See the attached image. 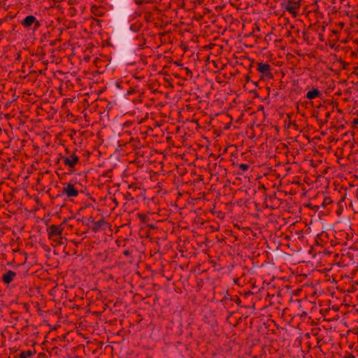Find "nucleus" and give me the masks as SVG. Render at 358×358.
I'll list each match as a JSON object with an SVG mask.
<instances>
[{
    "instance_id": "obj_15",
    "label": "nucleus",
    "mask_w": 358,
    "mask_h": 358,
    "mask_svg": "<svg viewBox=\"0 0 358 358\" xmlns=\"http://www.w3.org/2000/svg\"><path fill=\"white\" fill-rule=\"evenodd\" d=\"M118 54H119L120 58L124 61H125L131 57L129 55H127V56L126 55V51L124 50H120Z\"/></svg>"
},
{
    "instance_id": "obj_5",
    "label": "nucleus",
    "mask_w": 358,
    "mask_h": 358,
    "mask_svg": "<svg viewBox=\"0 0 358 358\" xmlns=\"http://www.w3.org/2000/svg\"><path fill=\"white\" fill-rule=\"evenodd\" d=\"M114 40L116 43H120L122 41H127L130 38L128 34V29L127 27H117L114 33Z\"/></svg>"
},
{
    "instance_id": "obj_34",
    "label": "nucleus",
    "mask_w": 358,
    "mask_h": 358,
    "mask_svg": "<svg viewBox=\"0 0 358 358\" xmlns=\"http://www.w3.org/2000/svg\"><path fill=\"white\" fill-rule=\"evenodd\" d=\"M355 18L358 20V13L355 15Z\"/></svg>"
},
{
    "instance_id": "obj_3",
    "label": "nucleus",
    "mask_w": 358,
    "mask_h": 358,
    "mask_svg": "<svg viewBox=\"0 0 358 358\" xmlns=\"http://www.w3.org/2000/svg\"><path fill=\"white\" fill-rule=\"evenodd\" d=\"M256 69H254L255 73L257 72L260 73L259 80H270L273 78V75L271 72V66L267 63L258 62Z\"/></svg>"
},
{
    "instance_id": "obj_24",
    "label": "nucleus",
    "mask_w": 358,
    "mask_h": 358,
    "mask_svg": "<svg viewBox=\"0 0 358 358\" xmlns=\"http://www.w3.org/2000/svg\"><path fill=\"white\" fill-rule=\"evenodd\" d=\"M130 252L129 250H125L124 252H123V255L127 256V257H129L130 256Z\"/></svg>"
},
{
    "instance_id": "obj_7",
    "label": "nucleus",
    "mask_w": 358,
    "mask_h": 358,
    "mask_svg": "<svg viewBox=\"0 0 358 358\" xmlns=\"http://www.w3.org/2000/svg\"><path fill=\"white\" fill-rule=\"evenodd\" d=\"M21 24L25 28H29L34 24V29H37L41 26L40 22L32 15H27L22 21Z\"/></svg>"
},
{
    "instance_id": "obj_39",
    "label": "nucleus",
    "mask_w": 358,
    "mask_h": 358,
    "mask_svg": "<svg viewBox=\"0 0 358 358\" xmlns=\"http://www.w3.org/2000/svg\"><path fill=\"white\" fill-rule=\"evenodd\" d=\"M66 153H69V150H68L67 148L66 149Z\"/></svg>"
},
{
    "instance_id": "obj_27",
    "label": "nucleus",
    "mask_w": 358,
    "mask_h": 358,
    "mask_svg": "<svg viewBox=\"0 0 358 358\" xmlns=\"http://www.w3.org/2000/svg\"><path fill=\"white\" fill-rule=\"evenodd\" d=\"M116 2L119 3H124L125 2H127L128 0H115Z\"/></svg>"
},
{
    "instance_id": "obj_42",
    "label": "nucleus",
    "mask_w": 358,
    "mask_h": 358,
    "mask_svg": "<svg viewBox=\"0 0 358 358\" xmlns=\"http://www.w3.org/2000/svg\"><path fill=\"white\" fill-rule=\"evenodd\" d=\"M273 197H274L275 199H276V197H275V193H273Z\"/></svg>"
},
{
    "instance_id": "obj_2",
    "label": "nucleus",
    "mask_w": 358,
    "mask_h": 358,
    "mask_svg": "<svg viewBox=\"0 0 358 358\" xmlns=\"http://www.w3.org/2000/svg\"><path fill=\"white\" fill-rule=\"evenodd\" d=\"M81 189V184L79 182L72 183L71 181L68 183L63 184V189L62 194H65L68 198L77 197Z\"/></svg>"
},
{
    "instance_id": "obj_32",
    "label": "nucleus",
    "mask_w": 358,
    "mask_h": 358,
    "mask_svg": "<svg viewBox=\"0 0 358 358\" xmlns=\"http://www.w3.org/2000/svg\"><path fill=\"white\" fill-rule=\"evenodd\" d=\"M326 117L328 118L330 116V113L327 112L325 115Z\"/></svg>"
},
{
    "instance_id": "obj_40",
    "label": "nucleus",
    "mask_w": 358,
    "mask_h": 358,
    "mask_svg": "<svg viewBox=\"0 0 358 358\" xmlns=\"http://www.w3.org/2000/svg\"><path fill=\"white\" fill-rule=\"evenodd\" d=\"M129 189H133V187L131 185H129Z\"/></svg>"
},
{
    "instance_id": "obj_13",
    "label": "nucleus",
    "mask_w": 358,
    "mask_h": 358,
    "mask_svg": "<svg viewBox=\"0 0 358 358\" xmlns=\"http://www.w3.org/2000/svg\"><path fill=\"white\" fill-rule=\"evenodd\" d=\"M320 95V92L317 88H313L306 93V97L309 100L315 99Z\"/></svg>"
},
{
    "instance_id": "obj_10",
    "label": "nucleus",
    "mask_w": 358,
    "mask_h": 358,
    "mask_svg": "<svg viewBox=\"0 0 358 358\" xmlns=\"http://www.w3.org/2000/svg\"><path fill=\"white\" fill-rule=\"evenodd\" d=\"M108 223L105 221L103 218L99 220L97 222H93V224H92V230L93 232L96 233L99 231H101L103 229V227L107 226Z\"/></svg>"
},
{
    "instance_id": "obj_31",
    "label": "nucleus",
    "mask_w": 358,
    "mask_h": 358,
    "mask_svg": "<svg viewBox=\"0 0 358 358\" xmlns=\"http://www.w3.org/2000/svg\"><path fill=\"white\" fill-rule=\"evenodd\" d=\"M330 47L331 48H334V49H336V48L335 47V44H333V45H330Z\"/></svg>"
},
{
    "instance_id": "obj_26",
    "label": "nucleus",
    "mask_w": 358,
    "mask_h": 358,
    "mask_svg": "<svg viewBox=\"0 0 358 358\" xmlns=\"http://www.w3.org/2000/svg\"><path fill=\"white\" fill-rule=\"evenodd\" d=\"M357 69H358V66L355 67V68H354V71H353V72L352 73V74H355V75H356V76H357V78H358V73H357V72H356V71H357Z\"/></svg>"
},
{
    "instance_id": "obj_22",
    "label": "nucleus",
    "mask_w": 358,
    "mask_h": 358,
    "mask_svg": "<svg viewBox=\"0 0 358 358\" xmlns=\"http://www.w3.org/2000/svg\"><path fill=\"white\" fill-rule=\"evenodd\" d=\"M147 227L149 228V229H155L157 228V226H155L154 224H149V223H147L146 224Z\"/></svg>"
},
{
    "instance_id": "obj_14",
    "label": "nucleus",
    "mask_w": 358,
    "mask_h": 358,
    "mask_svg": "<svg viewBox=\"0 0 358 358\" xmlns=\"http://www.w3.org/2000/svg\"><path fill=\"white\" fill-rule=\"evenodd\" d=\"M36 352L35 350L31 351L30 350L27 351H22L19 355L20 358H28L32 356Z\"/></svg>"
},
{
    "instance_id": "obj_28",
    "label": "nucleus",
    "mask_w": 358,
    "mask_h": 358,
    "mask_svg": "<svg viewBox=\"0 0 358 358\" xmlns=\"http://www.w3.org/2000/svg\"><path fill=\"white\" fill-rule=\"evenodd\" d=\"M93 20H94L95 22H96L97 23H101L102 22V20H99V19H96V18H94L92 17Z\"/></svg>"
},
{
    "instance_id": "obj_33",
    "label": "nucleus",
    "mask_w": 358,
    "mask_h": 358,
    "mask_svg": "<svg viewBox=\"0 0 358 358\" xmlns=\"http://www.w3.org/2000/svg\"><path fill=\"white\" fill-rule=\"evenodd\" d=\"M356 196H357V198L358 199V188L356 190Z\"/></svg>"
},
{
    "instance_id": "obj_37",
    "label": "nucleus",
    "mask_w": 358,
    "mask_h": 358,
    "mask_svg": "<svg viewBox=\"0 0 358 358\" xmlns=\"http://www.w3.org/2000/svg\"><path fill=\"white\" fill-rule=\"evenodd\" d=\"M269 36H270V34H267L265 39L267 40V37H269Z\"/></svg>"
},
{
    "instance_id": "obj_21",
    "label": "nucleus",
    "mask_w": 358,
    "mask_h": 358,
    "mask_svg": "<svg viewBox=\"0 0 358 358\" xmlns=\"http://www.w3.org/2000/svg\"><path fill=\"white\" fill-rule=\"evenodd\" d=\"M126 200L127 201H132L134 200V196H132L131 193L130 192H127L124 194Z\"/></svg>"
},
{
    "instance_id": "obj_8",
    "label": "nucleus",
    "mask_w": 358,
    "mask_h": 358,
    "mask_svg": "<svg viewBox=\"0 0 358 358\" xmlns=\"http://www.w3.org/2000/svg\"><path fill=\"white\" fill-rule=\"evenodd\" d=\"M234 302L236 303L237 305H240L241 302V299L235 295L234 296H230L229 294H228V291L227 290L225 292V294L223 296V298L220 300V302L222 303L223 306H227L229 305V303L231 302Z\"/></svg>"
},
{
    "instance_id": "obj_4",
    "label": "nucleus",
    "mask_w": 358,
    "mask_h": 358,
    "mask_svg": "<svg viewBox=\"0 0 358 358\" xmlns=\"http://www.w3.org/2000/svg\"><path fill=\"white\" fill-rule=\"evenodd\" d=\"M300 6V1L283 0L281 3V7L292 14L293 17H296L298 15Z\"/></svg>"
},
{
    "instance_id": "obj_30",
    "label": "nucleus",
    "mask_w": 358,
    "mask_h": 358,
    "mask_svg": "<svg viewBox=\"0 0 358 358\" xmlns=\"http://www.w3.org/2000/svg\"><path fill=\"white\" fill-rule=\"evenodd\" d=\"M351 55L352 56H356L357 55V52H354V51H352L351 52Z\"/></svg>"
},
{
    "instance_id": "obj_16",
    "label": "nucleus",
    "mask_w": 358,
    "mask_h": 358,
    "mask_svg": "<svg viewBox=\"0 0 358 358\" xmlns=\"http://www.w3.org/2000/svg\"><path fill=\"white\" fill-rule=\"evenodd\" d=\"M331 203H332L331 199L329 196H325L322 203V206L323 208H324Z\"/></svg>"
},
{
    "instance_id": "obj_9",
    "label": "nucleus",
    "mask_w": 358,
    "mask_h": 358,
    "mask_svg": "<svg viewBox=\"0 0 358 358\" xmlns=\"http://www.w3.org/2000/svg\"><path fill=\"white\" fill-rule=\"evenodd\" d=\"M248 65V73L245 76V80L247 83L252 81L253 83L256 84L258 82V80H256L255 76V71H254V66L252 65V62H250Z\"/></svg>"
},
{
    "instance_id": "obj_41",
    "label": "nucleus",
    "mask_w": 358,
    "mask_h": 358,
    "mask_svg": "<svg viewBox=\"0 0 358 358\" xmlns=\"http://www.w3.org/2000/svg\"><path fill=\"white\" fill-rule=\"evenodd\" d=\"M136 3H137V4H141V2L136 1Z\"/></svg>"
},
{
    "instance_id": "obj_43",
    "label": "nucleus",
    "mask_w": 358,
    "mask_h": 358,
    "mask_svg": "<svg viewBox=\"0 0 358 358\" xmlns=\"http://www.w3.org/2000/svg\"><path fill=\"white\" fill-rule=\"evenodd\" d=\"M357 52H358V47H357Z\"/></svg>"
},
{
    "instance_id": "obj_23",
    "label": "nucleus",
    "mask_w": 358,
    "mask_h": 358,
    "mask_svg": "<svg viewBox=\"0 0 358 358\" xmlns=\"http://www.w3.org/2000/svg\"><path fill=\"white\" fill-rule=\"evenodd\" d=\"M93 222H94V218L91 216L87 219V222L86 223V225H88L90 223H92L93 224Z\"/></svg>"
},
{
    "instance_id": "obj_12",
    "label": "nucleus",
    "mask_w": 358,
    "mask_h": 358,
    "mask_svg": "<svg viewBox=\"0 0 358 358\" xmlns=\"http://www.w3.org/2000/svg\"><path fill=\"white\" fill-rule=\"evenodd\" d=\"M90 10L91 13L96 17H102L104 15L102 6H97L96 5H93L91 6Z\"/></svg>"
},
{
    "instance_id": "obj_18",
    "label": "nucleus",
    "mask_w": 358,
    "mask_h": 358,
    "mask_svg": "<svg viewBox=\"0 0 358 358\" xmlns=\"http://www.w3.org/2000/svg\"><path fill=\"white\" fill-rule=\"evenodd\" d=\"M137 92L138 91L134 87H130L129 89L127 91L125 95L129 96Z\"/></svg>"
},
{
    "instance_id": "obj_38",
    "label": "nucleus",
    "mask_w": 358,
    "mask_h": 358,
    "mask_svg": "<svg viewBox=\"0 0 358 358\" xmlns=\"http://www.w3.org/2000/svg\"><path fill=\"white\" fill-rule=\"evenodd\" d=\"M20 57V54H18V55L17 56V58H16V59H19Z\"/></svg>"
},
{
    "instance_id": "obj_29",
    "label": "nucleus",
    "mask_w": 358,
    "mask_h": 358,
    "mask_svg": "<svg viewBox=\"0 0 358 358\" xmlns=\"http://www.w3.org/2000/svg\"><path fill=\"white\" fill-rule=\"evenodd\" d=\"M134 27H135V24H133L130 25L129 29H130L131 30H132V31H135L136 30L134 29Z\"/></svg>"
},
{
    "instance_id": "obj_11",
    "label": "nucleus",
    "mask_w": 358,
    "mask_h": 358,
    "mask_svg": "<svg viewBox=\"0 0 358 358\" xmlns=\"http://www.w3.org/2000/svg\"><path fill=\"white\" fill-rule=\"evenodd\" d=\"M16 276V273L13 271H8L6 273H5L3 275H2V281L3 282V283L5 284H9L10 283L14 278Z\"/></svg>"
},
{
    "instance_id": "obj_19",
    "label": "nucleus",
    "mask_w": 358,
    "mask_h": 358,
    "mask_svg": "<svg viewBox=\"0 0 358 358\" xmlns=\"http://www.w3.org/2000/svg\"><path fill=\"white\" fill-rule=\"evenodd\" d=\"M138 217L142 221L143 224H147L148 222V219L145 215L143 214H138Z\"/></svg>"
},
{
    "instance_id": "obj_36",
    "label": "nucleus",
    "mask_w": 358,
    "mask_h": 358,
    "mask_svg": "<svg viewBox=\"0 0 358 358\" xmlns=\"http://www.w3.org/2000/svg\"><path fill=\"white\" fill-rule=\"evenodd\" d=\"M113 201L115 203L116 205H117V202L116 201L115 199H113Z\"/></svg>"
},
{
    "instance_id": "obj_17",
    "label": "nucleus",
    "mask_w": 358,
    "mask_h": 358,
    "mask_svg": "<svg viewBox=\"0 0 358 358\" xmlns=\"http://www.w3.org/2000/svg\"><path fill=\"white\" fill-rule=\"evenodd\" d=\"M338 62H339L342 65V69L344 70H347L349 66V63L345 62L342 59H340L338 60Z\"/></svg>"
},
{
    "instance_id": "obj_35",
    "label": "nucleus",
    "mask_w": 358,
    "mask_h": 358,
    "mask_svg": "<svg viewBox=\"0 0 358 358\" xmlns=\"http://www.w3.org/2000/svg\"><path fill=\"white\" fill-rule=\"evenodd\" d=\"M145 358H152V357L149 356V355H146Z\"/></svg>"
},
{
    "instance_id": "obj_25",
    "label": "nucleus",
    "mask_w": 358,
    "mask_h": 358,
    "mask_svg": "<svg viewBox=\"0 0 358 358\" xmlns=\"http://www.w3.org/2000/svg\"><path fill=\"white\" fill-rule=\"evenodd\" d=\"M353 127H355L358 124V118H355L352 122Z\"/></svg>"
},
{
    "instance_id": "obj_20",
    "label": "nucleus",
    "mask_w": 358,
    "mask_h": 358,
    "mask_svg": "<svg viewBox=\"0 0 358 358\" xmlns=\"http://www.w3.org/2000/svg\"><path fill=\"white\" fill-rule=\"evenodd\" d=\"M249 166H250L248 164H241L238 165L239 169L243 171H245L248 170Z\"/></svg>"
},
{
    "instance_id": "obj_6",
    "label": "nucleus",
    "mask_w": 358,
    "mask_h": 358,
    "mask_svg": "<svg viewBox=\"0 0 358 358\" xmlns=\"http://www.w3.org/2000/svg\"><path fill=\"white\" fill-rule=\"evenodd\" d=\"M60 159L64 162L65 165L69 166L70 168H74L79 161V157L75 152H73L69 157L61 156L57 159V163H59Z\"/></svg>"
},
{
    "instance_id": "obj_1",
    "label": "nucleus",
    "mask_w": 358,
    "mask_h": 358,
    "mask_svg": "<svg viewBox=\"0 0 358 358\" xmlns=\"http://www.w3.org/2000/svg\"><path fill=\"white\" fill-rule=\"evenodd\" d=\"M64 228L62 225L52 224L47 228L48 238L55 243V246L64 245L66 238L62 237Z\"/></svg>"
}]
</instances>
